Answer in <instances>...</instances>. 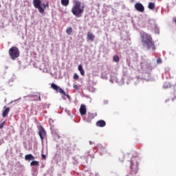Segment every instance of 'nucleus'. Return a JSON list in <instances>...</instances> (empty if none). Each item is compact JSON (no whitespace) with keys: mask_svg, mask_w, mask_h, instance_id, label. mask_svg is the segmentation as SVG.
Listing matches in <instances>:
<instances>
[{"mask_svg":"<svg viewBox=\"0 0 176 176\" xmlns=\"http://www.w3.org/2000/svg\"><path fill=\"white\" fill-rule=\"evenodd\" d=\"M85 12V4L79 1H76L75 5L72 8V13L76 17H82V14Z\"/></svg>","mask_w":176,"mask_h":176,"instance_id":"obj_1","label":"nucleus"},{"mask_svg":"<svg viewBox=\"0 0 176 176\" xmlns=\"http://www.w3.org/2000/svg\"><path fill=\"white\" fill-rule=\"evenodd\" d=\"M141 39L143 47H146L148 50L152 49L155 45L153 39L152 38V36L146 33H143L141 34Z\"/></svg>","mask_w":176,"mask_h":176,"instance_id":"obj_2","label":"nucleus"},{"mask_svg":"<svg viewBox=\"0 0 176 176\" xmlns=\"http://www.w3.org/2000/svg\"><path fill=\"white\" fill-rule=\"evenodd\" d=\"M33 5L36 9H38L39 13H41V14L45 13V9H46V8H49V3L42 4L41 0H33Z\"/></svg>","mask_w":176,"mask_h":176,"instance_id":"obj_3","label":"nucleus"},{"mask_svg":"<svg viewBox=\"0 0 176 176\" xmlns=\"http://www.w3.org/2000/svg\"><path fill=\"white\" fill-rule=\"evenodd\" d=\"M9 56L12 60H16L20 57V50L17 47H12L9 51Z\"/></svg>","mask_w":176,"mask_h":176,"instance_id":"obj_4","label":"nucleus"},{"mask_svg":"<svg viewBox=\"0 0 176 176\" xmlns=\"http://www.w3.org/2000/svg\"><path fill=\"white\" fill-rule=\"evenodd\" d=\"M51 87L52 89H53L54 90H55V91H56V93H60V94H63V96H65V97L68 98H71L69 97V95L67 94L62 89L61 87L57 86V85L52 83L51 85Z\"/></svg>","mask_w":176,"mask_h":176,"instance_id":"obj_5","label":"nucleus"},{"mask_svg":"<svg viewBox=\"0 0 176 176\" xmlns=\"http://www.w3.org/2000/svg\"><path fill=\"white\" fill-rule=\"evenodd\" d=\"M138 173V162H131V174L135 175Z\"/></svg>","mask_w":176,"mask_h":176,"instance_id":"obj_6","label":"nucleus"},{"mask_svg":"<svg viewBox=\"0 0 176 176\" xmlns=\"http://www.w3.org/2000/svg\"><path fill=\"white\" fill-rule=\"evenodd\" d=\"M135 9L138 10V12H144L145 8L141 3H136L135 4Z\"/></svg>","mask_w":176,"mask_h":176,"instance_id":"obj_7","label":"nucleus"},{"mask_svg":"<svg viewBox=\"0 0 176 176\" xmlns=\"http://www.w3.org/2000/svg\"><path fill=\"white\" fill-rule=\"evenodd\" d=\"M39 136L41 140H44L45 137H46V131H45V129L43 127H41L39 130Z\"/></svg>","mask_w":176,"mask_h":176,"instance_id":"obj_8","label":"nucleus"},{"mask_svg":"<svg viewBox=\"0 0 176 176\" xmlns=\"http://www.w3.org/2000/svg\"><path fill=\"white\" fill-rule=\"evenodd\" d=\"M79 111H80V115H82V116L86 115V112H87V111L86 109V105L81 104Z\"/></svg>","mask_w":176,"mask_h":176,"instance_id":"obj_9","label":"nucleus"},{"mask_svg":"<svg viewBox=\"0 0 176 176\" xmlns=\"http://www.w3.org/2000/svg\"><path fill=\"white\" fill-rule=\"evenodd\" d=\"M106 124H107V122H105V121L103 120H98L96 122V126L98 127H105Z\"/></svg>","mask_w":176,"mask_h":176,"instance_id":"obj_10","label":"nucleus"},{"mask_svg":"<svg viewBox=\"0 0 176 176\" xmlns=\"http://www.w3.org/2000/svg\"><path fill=\"white\" fill-rule=\"evenodd\" d=\"M94 38H96V36H94V34H93V33H91V32L87 33V41H91V42H94Z\"/></svg>","mask_w":176,"mask_h":176,"instance_id":"obj_11","label":"nucleus"},{"mask_svg":"<svg viewBox=\"0 0 176 176\" xmlns=\"http://www.w3.org/2000/svg\"><path fill=\"white\" fill-rule=\"evenodd\" d=\"M25 160H35V157L32 154H28L25 155Z\"/></svg>","mask_w":176,"mask_h":176,"instance_id":"obj_12","label":"nucleus"},{"mask_svg":"<svg viewBox=\"0 0 176 176\" xmlns=\"http://www.w3.org/2000/svg\"><path fill=\"white\" fill-rule=\"evenodd\" d=\"M9 112H10V108L7 107V108L3 111V114H2L3 118H6V116H8V114L9 113Z\"/></svg>","mask_w":176,"mask_h":176,"instance_id":"obj_13","label":"nucleus"},{"mask_svg":"<svg viewBox=\"0 0 176 176\" xmlns=\"http://www.w3.org/2000/svg\"><path fill=\"white\" fill-rule=\"evenodd\" d=\"M78 71L80 72L82 76H85V69H83L82 65H78Z\"/></svg>","mask_w":176,"mask_h":176,"instance_id":"obj_14","label":"nucleus"},{"mask_svg":"<svg viewBox=\"0 0 176 176\" xmlns=\"http://www.w3.org/2000/svg\"><path fill=\"white\" fill-rule=\"evenodd\" d=\"M63 6H68L69 5V0H61Z\"/></svg>","mask_w":176,"mask_h":176,"instance_id":"obj_15","label":"nucleus"},{"mask_svg":"<svg viewBox=\"0 0 176 176\" xmlns=\"http://www.w3.org/2000/svg\"><path fill=\"white\" fill-rule=\"evenodd\" d=\"M66 32H67V35H71V34H72V28L68 27V28L66 29Z\"/></svg>","mask_w":176,"mask_h":176,"instance_id":"obj_16","label":"nucleus"},{"mask_svg":"<svg viewBox=\"0 0 176 176\" xmlns=\"http://www.w3.org/2000/svg\"><path fill=\"white\" fill-rule=\"evenodd\" d=\"M148 9L153 10L155 9V3H149L148 6Z\"/></svg>","mask_w":176,"mask_h":176,"instance_id":"obj_17","label":"nucleus"},{"mask_svg":"<svg viewBox=\"0 0 176 176\" xmlns=\"http://www.w3.org/2000/svg\"><path fill=\"white\" fill-rule=\"evenodd\" d=\"M113 61H115V63H119V56L118 55H115L113 57Z\"/></svg>","mask_w":176,"mask_h":176,"instance_id":"obj_18","label":"nucleus"},{"mask_svg":"<svg viewBox=\"0 0 176 176\" xmlns=\"http://www.w3.org/2000/svg\"><path fill=\"white\" fill-rule=\"evenodd\" d=\"M30 166H39V162H38V161H32L30 163Z\"/></svg>","mask_w":176,"mask_h":176,"instance_id":"obj_19","label":"nucleus"},{"mask_svg":"<svg viewBox=\"0 0 176 176\" xmlns=\"http://www.w3.org/2000/svg\"><path fill=\"white\" fill-rule=\"evenodd\" d=\"M73 78L75 79V80H78V79H79V76L78 74L75 73Z\"/></svg>","mask_w":176,"mask_h":176,"instance_id":"obj_20","label":"nucleus"},{"mask_svg":"<svg viewBox=\"0 0 176 176\" xmlns=\"http://www.w3.org/2000/svg\"><path fill=\"white\" fill-rule=\"evenodd\" d=\"M162 58H158L157 59V64H162Z\"/></svg>","mask_w":176,"mask_h":176,"instance_id":"obj_21","label":"nucleus"},{"mask_svg":"<svg viewBox=\"0 0 176 176\" xmlns=\"http://www.w3.org/2000/svg\"><path fill=\"white\" fill-rule=\"evenodd\" d=\"M73 87L75 89V90H79V87L76 84L73 85Z\"/></svg>","mask_w":176,"mask_h":176,"instance_id":"obj_22","label":"nucleus"},{"mask_svg":"<svg viewBox=\"0 0 176 176\" xmlns=\"http://www.w3.org/2000/svg\"><path fill=\"white\" fill-rule=\"evenodd\" d=\"M155 33L159 34V29L157 27L155 28Z\"/></svg>","mask_w":176,"mask_h":176,"instance_id":"obj_23","label":"nucleus"},{"mask_svg":"<svg viewBox=\"0 0 176 176\" xmlns=\"http://www.w3.org/2000/svg\"><path fill=\"white\" fill-rule=\"evenodd\" d=\"M3 126H5V122L0 124V129H3Z\"/></svg>","mask_w":176,"mask_h":176,"instance_id":"obj_24","label":"nucleus"},{"mask_svg":"<svg viewBox=\"0 0 176 176\" xmlns=\"http://www.w3.org/2000/svg\"><path fill=\"white\" fill-rule=\"evenodd\" d=\"M124 159V157L122 155V158H120V162H123Z\"/></svg>","mask_w":176,"mask_h":176,"instance_id":"obj_25","label":"nucleus"},{"mask_svg":"<svg viewBox=\"0 0 176 176\" xmlns=\"http://www.w3.org/2000/svg\"><path fill=\"white\" fill-rule=\"evenodd\" d=\"M42 157H43V159H46V155H44V154H42Z\"/></svg>","mask_w":176,"mask_h":176,"instance_id":"obj_26","label":"nucleus"},{"mask_svg":"<svg viewBox=\"0 0 176 176\" xmlns=\"http://www.w3.org/2000/svg\"><path fill=\"white\" fill-rule=\"evenodd\" d=\"M175 23H176V19H175Z\"/></svg>","mask_w":176,"mask_h":176,"instance_id":"obj_27","label":"nucleus"},{"mask_svg":"<svg viewBox=\"0 0 176 176\" xmlns=\"http://www.w3.org/2000/svg\"><path fill=\"white\" fill-rule=\"evenodd\" d=\"M50 122H52V120H50Z\"/></svg>","mask_w":176,"mask_h":176,"instance_id":"obj_28","label":"nucleus"},{"mask_svg":"<svg viewBox=\"0 0 176 176\" xmlns=\"http://www.w3.org/2000/svg\"><path fill=\"white\" fill-rule=\"evenodd\" d=\"M89 118H90V115L89 116Z\"/></svg>","mask_w":176,"mask_h":176,"instance_id":"obj_29","label":"nucleus"},{"mask_svg":"<svg viewBox=\"0 0 176 176\" xmlns=\"http://www.w3.org/2000/svg\"><path fill=\"white\" fill-rule=\"evenodd\" d=\"M0 8H1V4H0Z\"/></svg>","mask_w":176,"mask_h":176,"instance_id":"obj_30","label":"nucleus"}]
</instances>
